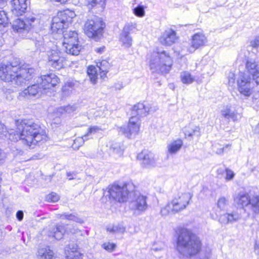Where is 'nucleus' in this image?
<instances>
[{"label":"nucleus","instance_id":"1","mask_svg":"<svg viewBox=\"0 0 259 259\" xmlns=\"http://www.w3.org/2000/svg\"><path fill=\"white\" fill-rule=\"evenodd\" d=\"M17 136L20 143L29 149L41 145L48 140L45 130L38 124L27 119L17 120Z\"/></svg>","mask_w":259,"mask_h":259},{"label":"nucleus","instance_id":"2","mask_svg":"<svg viewBox=\"0 0 259 259\" xmlns=\"http://www.w3.org/2000/svg\"><path fill=\"white\" fill-rule=\"evenodd\" d=\"M200 238L192 231L187 229L181 230L177 240V250L181 255L191 257L198 254L201 250Z\"/></svg>","mask_w":259,"mask_h":259},{"label":"nucleus","instance_id":"3","mask_svg":"<svg viewBox=\"0 0 259 259\" xmlns=\"http://www.w3.org/2000/svg\"><path fill=\"white\" fill-rule=\"evenodd\" d=\"M149 59V67L152 72L167 73L172 65L171 57L169 53L165 51L153 52Z\"/></svg>","mask_w":259,"mask_h":259},{"label":"nucleus","instance_id":"4","mask_svg":"<svg viewBox=\"0 0 259 259\" xmlns=\"http://www.w3.org/2000/svg\"><path fill=\"white\" fill-rule=\"evenodd\" d=\"M75 16V13L69 10L60 11L53 18L51 24V30L53 33L63 34L65 32L63 29L68 26L73 18Z\"/></svg>","mask_w":259,"mask_h":259},{"label":"nucleus","instance_id":"5","mask_svg":"<svg viewBox=\"0 0 259 259\" xmlns=\"http://www.w3.org/2000/svg\"><path fill=\"white\" fill-rule=\"evenodd\" d=\"M191 198L189 193H184L175 197L169 202L165 206L162 207L160 213L162 215L166 216L169 214H174L185 209L189 204Z\"/></svg>","mask_w":259,"mask_h":259},{"label":"nucleus","instance_id":"6","mask_svg":"<svg viewBox=\"0 0 259 259\" xmlns=\"http://www.w3.org/2000/svg\"><path fill=\"white\" fill-rule=\"evenodd\" d=\"M105 26V23L101 18L94 16L85 22L84 33L89 37L96 39L102 35Z\"/></svg>","mask_w":259,"mask_h":259},{"label":"nucleus","instance_id":"7","mask_svg":"<svg viewBox=\"0 0 259 259\" xmlns=\"http://www.w3.org/2000/svg\"><path fill=\"white\" fill-rule=\"evenodd\" d=\"M133 188V186L131 184L122 186L114 184L110 187L108 192L110 197L113 200L119 202H124L126 201L129 197L132 196Z\"/></svg>","mask_w":259,"mask_h":259},{"label":"nucleus","instance_id":"8","mask_svg":"<svg viewBox=\"0 0 259 259\" xmlns=\"http://www.w3.org/2000/svg\"><path fill=\"white\" fill-rule=\"evenodd\" d=\"M63 47L64 51L72 55H77L81 49L78 44V34L75 31H65L63 34Z\"/></svg>","mask_w":259,"mask_h":259},{"label":"nucleus","instance_id":"9","mask_svg":"<svg viewBox=\"0 0 259 259\" xmlns=\"http://www.w3.org/2000/svg\"><path fill=\"white\" fill-rule=\"evenodd\" d=\"M237 89L238 92L245 97H249L252 93L253 82L249 75L241 73L237 80Z\"/></svg>","mask_w":259,"mask_h":259},{"label":"nucleus","instance_id":"10","mask_svg":"<svg viewBox=\"0 0 259 259\" xmlns=\"http://www.w3.org/2000/svg\"><path fill=\"white\" fill-rule=\"evenodd\" d=\"M140 127V121L139 117L132 116L129 119L128 125L121 127L119 132L124 135L126 137L132 138L138 134Z\"/></svg>","mask_w":259,"mask_h":259},{"label":"nucleus","instance_id":"11","mask_svg":"<svg viewBox=\"0 0 259 259\" xmlns=\"http://www.w3.org/2000/svg\"><path fill=\"white\" fill-rule=\"evenodd\" d=\"M132 195L134 196V198L130 202V207L139 214L145 212L148 207L147 197L143 195L135 194L134 191Z\"/></svg>","mask_w":259,"mask_h":259},{"label":"nucleus","instance_id":"12","mask_svg":"<svg viewBox=\"0 0 259 259\" xmlns=\"http://www.w3.org/2000/svg\"><path fill=\"white\" fill-rule=\"evenodd\" d=\"M207 42V37L202 32H197L191 36V42L186 47L189 53H193L196 50L205 46Z\"/></svg>","mask_w":259,"mask_h":259},{"label":"nucleus","instance_id":"13","mask_svg":"<svg viewBox=\"0 0 259 259\" xmlns=\"http://www.w3.org/2000/svg\"><path fill=\"white\" fill-rule=\"evenodd\" d=\"M0 78L6 82L15 81L16 67L11 64H0Z\"/></svg>","mask_w":259,"mask_h":259},{"label":"nucleus","instance_id":"14","mask_svg":"<svg viewBox=\"0 0 259 259\" xmlns=\"http://www.w3.org/2000/svg\"><path fill=\"white\" fill-rule=\"evenodd\" d=\"M60 52L57 49L48 52V64L57 69L62 68L64 66V58L60 56Z\"/></svg>","mask_w":259,"mask_h":259},{"label":"nucleus","instance_id":"15","mask_svg":"<svg viewBox=\"0 0 259 259\" xmlns=\"http://www.w3.org/2000/svg\"><path fill=\"white\" fill-rule=\"evenodd\" d=\"M34 72V69L27 64H22L21 62L17 64V83L21 84L30 79L32 74Z\"/></svg>","mask_w":259,"mask_h":259},{"label":"nucleus","instance_id":"16","mask_svg":"<svg viewBox=\"0 0 259 259\" xmlns=\"http://www.w3.org/2000/svg\"><path fill=\"white\" fill-rule=\"evenodd\" d=\"M137 24L136 23H130L125 24L120 35V41L125 48H130L132 45V37L130 35V32L133 29L136 28Z\"/></svg>","mask_w":259,"mask_h":259},{"label":"nucleus","instance_id":"17","mask_svg":"<svg viewBox=\"0 0 259 259\" xmlns=\"http://www.w3.org/2000/svg\"><path fill=\"white\" fill-rule=\"evenodd\" d=\"M43 90L50 89L55 87L59 83L58 77L53 73L41 76L37 80Z\"/></svg>","mask_w":259,"mask_h":259},{"label":"nucleus","instance_id":"18","mask_svg":"<svg viewBox=\"0 0 259 259\" xmlns=\"http://www.w3.org/2000/svg\"><path fill=\"white\" fill-rule=\"evenodd\" d=\"M138 159L142 161L141 164L143 167L151 168L156 165V159L154 154L147 150H143L138 155Z\"/></svg>","mask_w":259,"mask_h":259},{"label":"nucleus","instance_id":"19","mask_svg":"<svg viewBox=\"0 0 259 259\" xmlns=\"http://www.w3.org/2000/svg\"><path fill=\"white\" fill-rule=\"evenodd\" d=\"M35 18L33 17H29L24 20L22 18H17V34L19 35L22 32L23 34H26L32 26V23L34 22ZM22 37L26 36L22 34Z\"/></svg>","mask_w":259,"mask_h":259},{"label":"nucleus","instance_id":"20","mask_svg":"<svg viewBox=\"0 0 259 259\" xmlns=\"http://www.w3.org/2000/svg\"><path fill=\"white\" fill-rule=\"evenodd\" d=\"M44 231L47 234L49 237L60 240L62 238L66 230L63 224L58 223L56 226L50 227Z\"/></svg>","mask_w":259,"mask_h":259},{"label":"nucleus","instance_id":"21","mask_svg":"<svg viewBox=\"0 0 259 259\" xmlns=\"http://www.w3.org/2000/svg\"><path fill=\"white\" fill-rule=\"evenodd\" d=\"M44 93H45V90H43L41 86H39L38 84H34L28 87L27 89L19 93V96L24 98H29L36 95L40 96Z\"/></svg>","mask_w":259,"mask_h":259},{"label":"nucleus","instance_id":"22","mask_svg":"<svg viewBox=\"0 0 259 259\" xmlns=\"http://www.w3.org/2000/svg\"><path fill=\"white\" fill-rule=\"evenodd\" d=\"M178 39L176 32L171 29H168L162 34L159 38L160 42L164 45L171 46L175 43Z\"/></svg>","mask_w":259,"mask_h":259},{"label":"nucleus","instance_id":"23","mask_svg":"<svg viewBox=\"0 0 259 259\" xmlns=\"http://www.w3.org/2000/svg\"><path fill=\"white\" fill-rule=\"evenodd\" d=\"M221 116L226 119H232L233 121H237L239 115L235 108L231 105L224 106L221 110Z\"/></svg>","mask_w":259,"mask_h":259},{"label":"nucleus","instance_id":"24","mask_svg":"<svg viewBox=\"0 0 259 259\" xmlns=\"http://www.w3.org/2000/svg\"><path fill=\"white\" fill-rule=\"evenodd\" d=\"M150 112V108L149 104L145 105L142 103H139L135 105L132 109V116L143 117L146 116Z\"/></svg>","mask_w":259,"mask_h":259},{"label":"nucleus","instance_id":"25","mask_svg":"<svg viewBox=\"0 0 259 259\" xmlns=\"http://www.w3.org/2000/svg\"><path fill=\"white\" fill-rule=\"evenodd\" d=\"M183 142L181 139L178 138L169 142L167 145V153L170 155L177 153L182 148Z\"/></svg>","mask_w":259,"mask_h":259},{"label":"nucleus","instance_id":"26","mask_svg":"<svg viewBox=\"0 0 259 259\" xmlns=\"http://www.w3.org/2000/svg\"><path fill=\"white\" fill-rule=\"evenodd\" d=\"M250 200L249 195L244 192L240 193L234 197L235 202L242 208L249 207Z\"/></svg>","mask_w":259,"mask_h":259},{"label":"nucleus","instance_id":"27","mask_svg":"<svg viewBox=\"0 0 259 259\" xmlns=\"http://www.w3.org/2000/svg\"><path fill=\"white\" fill-rule=\"evenodd\" d=\"M245 69L252 77L259 73V66L253 59H248L245 64Z\"/></svg>","mask_w":259,"mask_h":259},{"label":"nucleus","instance_id":"28","mask_svg":"<svg viewBox=\"0 0 259 259\" xmlns=\"http://www.w3.org/2000/svg\"><path fill=\"white\" fill-rule=\"evenodd\" d=\"M0 138L8 139L11 141H14L16 139L15 132L13 130L7 131L6 126L2 123H0Z\"/></svg>","mask_w":259,"mask_h":259},{"label":"nucleus","instance_id":"29","mask_svg":"<svg viewBox=\"0 0 259 259\" xmlns=\"http://www.w3.org/2000/svg\"><path fill=\"white\" fill-rule=\"evenodd\" d=\"M183 131L186 137H192L195 135H200L199 127L192 124H189L185 126L183 129Z\"/></svg>","mask_w":259,"mask_h":259},{"label":"nucleus","instance_id":"30","mask_svg":"<svg viewBox=\"0 0 259 259\" xmlns=\"http://www.w3.org/2000/svg\"><path fill=\"white\" fill-rule=\"evenodd\" d=\"M97 67L100 72V77L103 78L106 76L110 67V64L106 60H103L97 63Z\"/></svg>","mask_w":259,"mask_h":259},{"label":"nucleus","instance_id":"31","mask_svg":"<svg viewBox=\"0 0 259 259\" xmlns=\"http://www.w3.org/2000/svg\"><path fill=\"white\" fill-rule=\"evenodd\" d=\"M180 78L184 84H189L195 80V77L188 71H184L181 73Z\"/></svg>","mask_w":259,"mask_h":259},{"label":"nucleus","instance_id":"32","mask_svg":"<svg viewBox=\"0 0 259 259\" xmlns=\"http://www.w3.org/2000/svg\"><path fill=\"white\" fill-rule=\"evenodd\" d=\"M17 16L25 13L29 4L28 0H17Z\"/></svg>","mask_w":259,"mask_h":259},{"label":"nucleus","instance_id":"33","mask_svg":"<svg viewBox=\"0 0 259 259\" xmlns=\"http://www.w3.org/2000/svg\"><path fill=\"white\" fill-rule=\"evenodd\" d=\"M99 71L97 67L91 66L88 68V74L89 76L91 81L94 84L97 82V77L99 74L98 71Z\"/></svg>","mask_w":259,"mask_h":259},{"label":"nucleus","instance_id":"34","mask_svg":"<svg viewBox=\"0 0 259 259\" xmlns=\"http://www.w3.org/2000/svg\"><path fill=\"white\" fill-rule=\"evenodd\" d=\"M53 252L50 249L41 248L38 250L39 259H53Z\"/></svg>","mask_w":259,"mask_h":259},{"label":"nucleus","instance_id":"35","mask_svg":"<svg viewBox=\"0 0 259 259\" xmlns=\"http://www.w3.org/2000/svg\"><path fill=\"white\" fill-rule=\"evenodd\" d=\"M106 230L111 233L122 234L125 232V228L121 225H109L107 227Z\"/></svg>","mask_w":259,"mask_h":259},{"label":"nucleus","instance_id":"36","mask_svg":"<svg viewBox=\"0 0 259 259\" xmlns=\"http://www.w3.org/2000/svg\"><path fill=\"white\" fill-rule=\"evenodd\" d=\"M249 207L254 212L259 213V196H255L251 198Z\"/></svg>","mask_w":259,"mask_h":259},{"label":"nucleus","instance_id":"37","mask_svg":"<svg viewBox=\"0 0 259 259\" xmlns=\"http://www.w3.org/2000/svg\"><path fill=\"white\" fill-rule=\"evenodd\" d=\"M59 218L62 219H66L68 220H72L79 223H83V220L82 219L78 218V217L76 216L75 214L72 213L69 214L67 213H64L60 214Z\"/></svg>","mask_w":259,"mask_h":259},{"label":"nucleus","instance_id":"38","mask_svg":"<svg viewBox=\"0 0 259 259\" xmlns=\"http://www.w3.org/2000/svg\"><path fill=\"white\" fill-rule=\"evenodd\" d=\"M229 223H233L240 220L241 215L237 211H233L231 213H227Z\"/></svg>","mask_w":259,"mask_h":259},{"label":"nucleus","instance_id":"39","mask_svg":"<svg viewBox=\"0 0 259 259\" xmlns=\"http://www.w3.org/2000/svg\"><path fill=\"white\" fill-rule=\"evenodd\" d=\"M76 107L74 105H67L61 107L58 109V112L63 114L64 113H71L76 110Z\"/></svg>","mask_w":259,"mask_h":259},{"label":"nucleus","instance_id":"40","mask_svg":"<svg viewBox=\"0 0 259 259\" xmlns=\"http://www.w3.org/2000/svg\"><path fill=\"white\" fill-rule=\"evenodd\" d=\"M229 205V201L228 199L224 197H222L220 198L218 201V207L221 210H225Z\"/></svg>","mask_w":259,"mask_h":259},{"label":"nucleus","instance_id":"41","mask_svg":"<svg viewBox=\"0 0 259 259\" xmlns=\"http://www.w3.org/2000/svg\"><path fill=\"white\" fill-rule=\"evenodd\" d=\"M86 137H84V135H83L82 137H79L76 138L74 140V143L72 145L73 148L78 149L79 147L83 144L85 140H87Z\"/></svg>","mask_w":259,"mask_h":259},{"label":"nucleus","instance_id":"42","mask_svg":"<svg viewBox=\"0 0 259 259\" xmlns=\"http://www.w3.org/2000/svg\"><path fill=\"white\" fill-rule=\"evenodd\" d=\"M73 84L72 82H69L66 84L62 88L63 96H69L73 91Z\"/></svg>","mask_w":259,"mask_h":259},{"label":"nucleus","instance_id":"43","mask_svg":"<svg viewBox=\"0 0 259 259\" xmlns=\"http://www.w3.org/2000/svg\"><path fill=\"white\" fill-rule=\"evenodd\" d=\"M134 14L137 17H143L145 16V12L143 6L139 5L133 9Z\"/></svg>","mask_w":259,"mask_h":259},{"label":"nucleus","instance_id":"44","mask_svg":"<svg viewBox=\"0 0 259 259\" xmlns=\"http://www.w3.org/2000/svg\"><path fill=\"white\" fill-rule=\"evenodd\" d=\"M8 18L4 11H0V29L7 24Z\"/></svg>","mask_w":259,"mask_h":259},{"label":"nucleus","instance_id":"45","mask_svg":"<svg viewBox=\"0 0 259 259\" xmlns=\"http://www.w3.org/2000/svg\"><path fill=\"white\" fill-rule=\"evenodd\" d=\"M66 259H82V257L79 252L72 250L67 255Z\"/></svg>","mask_w":259,"mask_h":259},{"label":"nucleus","instance_id":"46","mask_svg":"<svg viewBox=\"0 0 259 259\" xmlns=\"http://www.w3.org/2000/svg\"><path fill=\"white\" fill-rule=\"evenodd\" d=\"M46 198L48 202H56L59 200V196L56 193H52L47 195Z\"/></svg>","mask_w":259,"mask_h":259},{"label":"nucleus","instance_id":"47","mask_svg":"<svg viewBox=\"0 0 259 259\" xmlns=\"http://www.w3.org/2000/svg\"><path fill=\"white\" fill-rule=\"evenodd\" d=\"M101 128L97 125L92 126L88 128V132L84 134V137H87L91 134H94L99 132Z\"/></svg>","mask_w":259,"mask_h":259},{"label":"nucleus","instance_id":"48","mask_svg":"<svg viewBox=\"0 0 259 259\" xmlns=\"http://www.w3.org/2000/svg\"><path fill=\"white\" fill-rule=\"evenodd\" d=\"M116 245L110 242H106L102 244V247L109 252H111L114 250Z\"/></svg>","mask_w":259,"mask_h":259},{"label":"nucleus","instance_id":"49","mask_svg":"<svg viewBox=\"0 0 259 259\" xmlns=\"http://www.w3.org/2000/svg\"><path fill=\"white\" fill-rule=\"evenodd\" d=\"M225 180L226 181H230L234 179L235 177V173L232 170L227 168L225 169Z\"/></svg>","mask_w":259,"mask_h":259},{"label":"nucleus","instance_id":"50","mask_svg":"<svg viewBox=\"0 0 259 259\" xmlns=\"http://www.w3.org/2000/svg\"><path fill=\"white\" fill-rule=\"evenodd\" d=\"M211 253L210 250H206L205 251H202L199 254L200 259H210Z\"/></svg>","mask_w":259,"mask_h":259},{"label":"nucleus","instance_id":"51","mask_svg":"<svg viewBox=\"0 0 259 259\" xmlns=\"http://www.w3.org/2000/svg\"><path fill=\"white\" fill-rule=\"evenodd\" d=\"M97 4V0H85V6L89 10H92Z\"/></svg>","mask_w":259,"mask_h":259},{"label":"nucleus","instance_id":"52","mask_svg":"<svg viewBox=\"0 0 259 259\" xmlns=\"http://www.w3.org/2000/svg\"><path fill=\"white\" fill-rule=\"evenodd\" d=\"M229 220L227 213L221 215L219 219L220 223L224 225L229 224Z\"/></svg>","mask_w":259,"mask_h":259},{"label":"nucleus","instance_id":"53","mask_svg":"<svg viewBox=\"0 0 259 259\" xmlns=\"http://www.w3.org/2000/svg\"><path fill=\"white\" fill-rule=\"evenodd\" d=\"M250 46L255 48L259 47V35L256 36L250 41Z\"/></svg>","mask_w":259,"mask_h":259},{"label":"nucleus","instance_id":"54","mask_svg":"<svg viewBox=\"0 0 259 259\" xmlns=\"http://www.w3.org/2000/svg\"><path fill=\"white\" fill-rule=\"evenodd\" d=\"M231 147V145L226 144L223 147H218L217 148L215 153L217 154L221 155L223 154L224 152L225 149Z\"/></svg>","mask_w":259,"mask_h":259},{"label":"nucleus","instance_id":"55","mask_svg":"<svg viewBox=\"0 0 259 259\" xmlns=\"http://www.w3.org/2000/svg\"><path fill=\"white\" fill-rule=\"evenodd\" d=\"M164 245L163 243H160L159 245L154 244L152 246V250L154 251H158L162 250L164 248Z\"/></svg>","mask_w":259,"mask_h":259},{"label":"nucleus","instance_id":"56","mask_svg":"<svg viewBox=\"0 0 259 259\" xmlns=\"http://www.w3.org/2000/svg\"><path fill=\"white\" fill-rule=\"evenodd\" d=\"M235 80V74L233 73H230L228 75V82L230 85H233Z\"/></svg>","mask_w":259,"mask_h":259},{"label":"nucleus","instance_id":"57","mask_svg":"<svg viewBox=\"0 0 259 259\" xmlns=\"http://www.w3.org/2000/svg\"><path fill=\"white\" fill-rule=\"evenodd\" d=\"M43 41H42L41 40H37L36 45L38 46V47L44 46L45 45V42L46 39H48L47 38V36H45V37H43L42 38Z\"/></svg>","mask_w":259,"mask_h":259},{"label":"nucleus","instance_id":"58","mask_svg":"<svg viewBox=\"0 0 259 259\" xmlns=\"http://www.w3.org/2000/svg\"><path fill=\"white\" fill-rule=\"evenodd\" d=\"M6 158L5 154L3 151L0 150V165L4 162Z\"/></svg>","mask_w":259,"mask_h":259},{"label":"nucleus","instance_id":"59","mask_svg":"<svg viewBox=\"0 0 259 259\" xmlns=\"http://www.w3.org/2000/svg\"><path fill=\"white\" fill-rule=\"evenodd\" d=\"M23 218V212L21 210L17 211V220L22 221Z\"/></svg>","mask_w":259,"mask_h":259},{"label":"nucleus","instance_id":"60","mask_svg":"<svg viewBox=\"0 0 259 259\" xmlns=\"http://www.w3.org/2000/svg\"><path fill=\"white\" fill-rule=\"evenodd\" d=\"M254 252L259 256V243H256L254 245Z\"/></svg>","mask_w":259,"mask_h":259},{"label":"nucleus","instance_id":"61","mask_svg":"<svg viewBox=\"0 0 259 259\" xmlns=\"http://www.w3.org/2000/svg\"><path fill=\"white\" fill-rule=\"evenodd\" d=\"M105 49V47H102L97 48L95 51L97 53L102 54L104 51Z\"/></svg>","mask_w":259,"mask_h":259},{"label":"nucleus","instance_id":"62","mask_svg":"<svg viewBox=\"0 0 259 259\" xmlns=\"http://www.w3.org/2000/svg\"><path fill=\"white\" fill-rule=\"evenodd\" d=\"M67 178H68V180H71L74 179V176H75L76 175L73 173L71 174L70 172H67Z\"/></svg>","mask_w":259,"mask_h":259},{"label":"nucleus","instance_id":"63","mask_svg":"<svg viewBox=\"0 0 259 259\" xmlns=\"http://www.w3.org/2000/svg\"><path fill=\"white\" fill-rule=\"evenodd\" d=\"M43 157V155L40 154H35L34 155L32 158L33 159H41Z\"/></svg>","mask_w":259,"mask_h":259},{"label":"nucleus","instance_id":"64","mask_svg":"<svg viewBox=\"0 0 259 259\" xmlns=\"http://www.w3.org/2000/svg\"><path fill=\"white\" fill-rule=\"evenodd\" d=\"M7 0H0V8H3L6 4Z\"/></svg>","mask_w":259,"mask_h":259}]
</instances>
